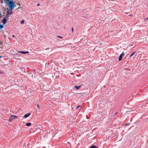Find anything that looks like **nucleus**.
<instances>
[{
	"instance_id": "1",
	"label": "nucleus",
	"mask_w": 148,
	"mask_h": 148,
	"mask_svg": "<svg viewBox=\"0 0 148 148\" xmlns=\"http://www.w3.org/2000/svg\"><path fill=\"white\" fill-rule=\"evenodd\" d=\"M8 4L9 6V8L11 10H13L14 8L16 5V4H15L14 2L13 1V0H11V1Z\"/></svg>"
},
{
	"instance_id": "2",
	"label": "nucleus",
	"mask_w": 148,
	"mask_h": 148,
	"mask_svg": "<svg viewBox=\"0 0 148 148\" xmlns=\"http://www.w3.org/2000/svg\"><path fill=\"white\" fill-rule=\"evenodd\" d=\"M8 12H7V14H6L5 17H4L3 19L2 20V22L3 23V25H5L7 23V21H8L9 18V14Z\"/></svg>"
},
{
	"instance_id": "3",
	"label": "nucleus",
	"mask_w": 148,
	"mask_h": 148,
	"mask_svg": "<svg viewBox=\"0 0 148 148\" xmlns=\"http://www.w3.org/2000/svg\"><path fill=\"white\" fill-rule=\"evenodd\" d=\"M17 118L18 117L17 116L12 115L10 116L9 121H11L15 119H17Z\"/></svg>"
},
{
	"instance_id": "4",
	"label": "nucleus",
	"mask_w": 148,
	"mask_h": 148,
	"mask_svg": "<svg viewBox=\"0 0 148 148\" xmlns=\"http://www.w3.org/2000/svg\"><path fill=\"white\" fill-rule=\"evenodd\" d=\"M125 55V53L124 52H123L121 54L119 57V61H121L123 58V57Z\"/></svg>"
},
{
	"instance_id": "5",
	"label": "nucleus",
	"mask_w": 148,
	"mask_h": 148,
	"mask_svg": "<svg viewBox=\"0 0 148 148\" xmlns=\"http://www.w3.org/2000/svg\"><path fill=\"white\" fill-rule=\"evenodd\" d=\"M18 52L23 54H25L29 53L28 51H18Z\"/></svg>"
},
{
	"instance_id": "6",
	"label": "nucleus",
	"mask_w": 148,
	"mask_h": 148,
	"mask_svg": "<svg viewBox=\"0 0 148 148\" xmlns=\"http://www.w3.org/2000/svg\"><path fill=\"white\" fill-rule=\"evenodd\" d=\"M6 9L8 10L7 11V12L6 14H7V12H8V13H9V14H9V15H11L12 14V12L11 10L10 11L9 10H10V9L9 8V9H8V8H7V9H6Z\"/></svg>"
},
{
	"instance_id": "7",
	"label": "nucleus",
	"mask_w": 148,
	"mask_h": 148,
	"mask_svg": "<svg viewBox=\"0 0 148 148\" xmlns=\"http://www.w3.org/2000/svg\"><path fill=\"white\" fill-rule=\"evenodd\" d=\"M31 114L30 113H27L25 115H24L23 118H26L27 117H28Z\"/></svg>"
},
{
	"instance_id": "8",
	"label": "nucleus",
	"mask_w": 148,
	"mask_h": 148,
	"mask_svg": "<svg viewBox=\"0 0 148 148\" xmlns=\"http://www.w3.org/2000/svg\"><path fill=\"white\" fill-rule=\"evenodd\" d=\"M11 0H3L5 4H8L11 1Z\"/></svg>"
},
{
	"instance_id": "9",
	"label": "nucleus",
	"mask_w": 148,
	"mask_h": 148,
	"mask_svg": "<svg viewBox=\"0 0 148 148\" xmlns=\"http://www.w3.org/2000/svg\"><path fill=\"white\" fill-rule=\"evenodd\" d=\"M82 85V84L79 86H77L75 85V86L74 87L77 90H78L81 87V86Z\"/></svg>"
},
{
	"instance_id": "10",
	"label": "nucleus",
	"mask_w": 148,
	"mask_h": 148,
	"mask_svg": "<svg viewBox=\"0 0 148 148\" xmlns=\"http://www.w3.org/2000/svg\"><path fill=\"white\" fill-rule=\"evenodd\" d=\"M99 147L96 146L95 145H92L89 148H97Z\"/></svg>"
},
{
	"instance_id": "11",
	"label": "nucleus",
	"mask_w": 148,
	"mask_h": 148,
	"mask_svg": "<svg viewBox=\"0 0 148 148\" xmlns=\"http://www.w3.org/2000/svg\"><path fill=\"white\" fill-rule=\"evenodd\" d=\"M31 125V123H28L26 124V125L27 126H30Z\"/></svg>"
},
{
	"instance_id": "12",
	"label": "nucleus",
	"mask_w": 148,
	"mask_h": 148,
	"mask_svg": "<svg viewBox=\"0 0 148 148\" xmlns=\"http://www.w3.org/2000/svg\"><path fill=\"white\" fill-rule=\"evenodd\" d=\"M3 25L0 24V29H2L3 28Z\"/></svg>"
},
{
	"instance_id": "13",
	"label": "nucleus",
	"mask_w": 148,
	"mask_h": 148,
	"mask_svg": "<svg viewBox=\"0 0 148 148\" xmlns=\"http://www.w3.org/2000/svg\"><path fill=\"white\" fill-rule=\"evenodd\" d=\"M135 52H134L133 53H132L130 56V57H132L135 53Z\"/></svg>"
},
{
	"instance_id": "14",
	"label": "nucleus",
	"mask_w": 148,
	"mask_h": 148,
	"mask_svg": "<svg viewBox=\"0 0 148 148\" xmlns=\"http://www.w3.org/2000/svg\"><path fill=\"white\" fill-rule=\"evenodd\" d=\"M5 16V15H4L3 14L2 15V14L1 13V12H0V18H1V16Z\"/></svg>"
},
{
	"instance_id": "15",
	"label": "nucleus",
	"mask_w": 148,
	"mask_h": 148,
	"mask_svg": "<svg viewBox=\"0 0 148 148\" xmlns=\"http://www.w3.org/2000/svg\"><path fill=\"white\" fill-rule=\"evenodd\" d=\"M2 10L4 11L6 10V9L4 7H2Z\"/></svg>"
},
{
	"instance_id": "16",
	"label": "nucleus",
	"mask_w": 148,
	"mask_h": 148,
	"mask_svg": "<svg viewBox=\"0 0 148 148\" xmlns=\"http://www.w3.org/2000/svg\"><path fill=\"white\" fill-rule=\"evenodd\" d=\"M24 21L23 20L21 21V24H23L24 23Z\"/></svg>"
},
{
	"instance_id": "17",
	"label": "nucleus",
	"mask_w": 148,
	"mask_h": 148,
	"mask_svg": "<svg viewBox=\"0 0 148 148\" xmlns=\"http://www.w3.org/2000/svg\"><path fill=\"white\" fill-rule=\"evenodd\" d=\"M129 125V123H126L125 124V125L126 126H128Z\"/></svg>"
},
{
	"instance_id": "18",
	"label": "nucleus",
	"mask_w": 148,
	"mask_h": 148,
	"mask_svg": "<svg viewBox=\"0 0 148 148\" xmlns=\"http://www.w3.org/2000/svg\"><path fill=\"white\" fill-rule=\"evenodd\" d=\"M74 29L72 27L71 28V31L72 32H73Z\"/></svg>"
},
{
	"instance_id": "19",
	"label": "nucleus",
	"mask_w": 148,
	"mask_h": 148,
	"mask_svg": "<svg viewBox=\"0 0 148 148\" xmlns=\"http://www.w3.org/2000/svg\"><path fill=\"white\" fill-rule=\"evenodd\" d=\"M81 76V75L80 74H78V75H77V77H79V76Z\"/></svg>"
},
{
	"instance_id": "20",
	"label": "nucleus",
	"mask_w": 148,
	"mask_h": 148,
	"mask_svg": "<svg viewBox=\"0 0 148 148\" xmlns=\"http://www.w3.org/2000/svg\"><path fill=\"white\" fill-rule=\"evenodd\" d=\"M58 37L59 38H62V37H61L60 36H58Z\"/></svg>"
},
{
	"instance_id": "21",
	"label": "nucleus",
	"mask_w": 148,
	"mask_h": 148,
	"mask_svg": "<svg viewBox=\"0 0 148 148\" xmlns=\"http://www.w3.org/2000/svg\"><path fill=\"white\" fill-rule=\"evenodd\" d=\"M79 107H80V106H77V107L76 108V109H77Z\"/></svg>"
},
{
	"instance_id": "22",
	"label": "nucleus",
	"mask_w": 148,
	"mask_h": 148,
	"mask_svg": "<svg viewBox=\"0 0 148 148\" xmlns=\"http://www.w3.org/2000/svg\"><path fill=\"white\" fill-rule=\"evenodd\" d=\"M37 107L38 108H39V105L38 104L37 105Z\"/></svg>"
},
{
	"instance_id": "23",
	"label": "nucleus",
	"mask_w": 148,
	"mask_h": 148,
	"mask_svg": "<svg viewBox=\"0 0 148 148\" xmlns=\"http://www.w3.org/2000/svg\"><path fill=\"white\" fill-rule=\"evenodd\" d=\"M3 0L2 1H1V3H3Z\"/></svg>"
},
{
	"instance_id": "24",
	"label": "nucleus",
	"mask_w": 148,
	"mask_h": 148,
	"mask_svg": "<svg viewBox=\"0 0 148 148\" xmlns=\"http://www.w3.org/2000/svg\"><path fill=\"white\" fill-rule=\"evenodd\" d=\"M40 5V4L39 3H38L37 4V6H39Z\"/></svg>"
},
{
	"instance_id": "25",
	"label": "nucleus",
	"mask_w": 148,
	"mask_h": 148,
	"mask_svg": "<svg viewBox=\"0 0 148 148\" xmlns=\"http://www.w3.org/2000/svg\"><path fill=\"white\" fill-rule=\"evenodd\" d=\"M2 42H0V44L1 45H2Z\"/></svg>"
},
{
	"instance_id": "26",
	"label": "nucleus",
	"mask_w": 148,
	"mask_h": 148,
	"mask_svg": "<svg viewBox=\"0 0 148 148\" xmlns=\"http://www.w3.org/2000/svg\"><path fill=\"white\" fill-rule=\"evenodd\" d=\"M3 14L4 15V14L5 13H4V11H3Z\"/></svg>"
},
{
	"instance_id": "27",
	"label": "nucleus",
	"mask_w": 148,
	"mask_h": 148,
	"mask_svg": "<svg viewBox=\"0 0 148 148\" xmlns=\"http://www.w3.org/2000/svg\"><path fill=\"white\" fill-rule=\"evenodd\" d=\"M12 37H15V36L14 35H13L12 36Z\"/></svg>"
},
{
	"instance_id": "28",
	"label": "nucleus",
	"mask_w": 148,
	"mask_h": 148,
	"mask_svg": "<svg viewBox=\"0 0 148 148\" xmlns=\"http://www.w3.org/2000/svg\"><path fill=\"white\" fill-rule=\"evenodd\" d=\"M15 55H17V53H15Z\"/></svg>"
},
{
	"instance_id": "29",
	"label": "nucleus",
	"mask_w": 148,
	"mask_h": 148,
	"mask_svg": "<svg viewBox=\"0 0 148 148\" xmlns=\"http://www.w3.org/2000/svg\"><path fill=\"white\" fill-rule=\"evenodd\" d=\"M18 5H20V4H19V3H18Z\"/></svg>"
},
{
	"instance_id": "30",
	"label": "nucleus",
	"mask_w": 148,
	"mask_h": 148,
	"mask_svg": "<svg viewBox=\"0 0 148 148\" xmlns=\"http://www.w3.org/2000/svg\"><path fill=\"white\" fill-rule=\"evenodd\" d=\"M117 113V112H116V113H115V114H116Z\"/></svg>"
},
{
	"instance_id": "31",
	"label": "nucleus",
	"mask_w": 148,
	"mask_h": 148,
	"mask_svg": "<svg viewBox=\"0 0 148 148\" xmlns=\"http://www.w3.org/2000/svg\"><path fill=\"white\" fill-rule=\"evenodd\" d=\"M147 20H148V17L147 18Z\"/></svg>"
},
{
	"instance_id": "32",
	"label": "nucleus",
	"mask_w": 148,
	"mask_h": 148,
	"mask_svg": "<svg viewBox=\"0 0 148 148\" xmlns=\"http://www.w3.org/2000/svg\"><path fill=\"white\" fill-rule=\"evenodd\" d=\"M1 57H2V56H0V58H1Z\"/></svg>"
}]
</instances>
